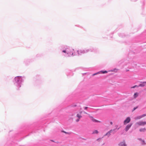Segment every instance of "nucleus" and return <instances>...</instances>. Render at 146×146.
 Here are the masks:
<instances>
[{
	"instance_id": "nucleus-1",
	"label": "nucleus",
	"mask_w": 146,
	"mask_h": 146,
	"mask_svg": "<svg viewBox=\"0 0 146 146\" xmlns=\"http://www.w3.org/2000/svg\"><path fill=\"white\" fill-rule=\"evenodd\" d=\"M136 124L140 126H143L146 124V122L141 121L137 122Z\"/></svg>"
},
{
	"instance_id": "nucleus-2",
	"label": "nucleus",
	"mask_w": 146,
	"mask_h": 146,
	"mask_svg": "<svg viewBox=\"0 0 146 146\" xmlns=\"http://www.w3.org/2000/svg\"><path fill=\"white\" fill-rule=\"evenodd\" d=\"M131 121V119L130 117H127L126 119H125L124 122L123 123L124 125L126 124L127 123H128Z\"/></svg>"
},
{
	"instance_id": "nucleus-3",
	"label": "nucleus",
	"mask_w": 146,
	"mask_h": 146,
	"mask_svg": "<svg viewBox=\"0 0 146 146\" xmlns=\"http://www.w3.org/2000/svg\"><path fill=\"white\" fill-rule=\"evenodd\" d=\"M86 51V50H79L78 51V54L80 55H82V54L85 53Z\"/></svg>"
},
{
	"instance_id": "nucleus-4",
	"label": "nucleus",
	"mask_w": 146,
	"mask_h": 146,
	"mask_svg": "<svg viewBox=\"0 0 146 146\" xmlns=\"http://www.w3.org/2000/svg\"><path fill=\"white\" fill-rule=\"evenodd\" d=\"M90 117L91 119V120H92V121L93 122H99L100 123L101 122L100 121L97 120L96 119H95L94 118V117H92L91 116Z\"/></svg>"
},
{
	"instance_id": "nucleus-5",
	"label": "nucleus",
	"mask_w": 146,
	"mask_h": 146,
	"mask_svg": "<svg viewBox=\"0 0 146 146\" xmlns=\"http://www.w3.org/2000/svg\"><path fill=\"white\" fill-rule=\"evenodd\" d=\"M132 125V124H131L127 125L125 129V131H127L131 127Z\"/></svg>"
},
{
	"instance_id": "nucleus-6",
	"label": "nucleus",
	"mask_w": 146,
	"mask_h": 146,
	"mask_svg": "<svg viewBox=\"0 0 146 146\" xmlns=\"http://www.w3.org/2000/svg\"><path fill=\"white\" fill-rule=\"evenodd\" d=\"M119 145V146H127V145L124 141L120 143Z\"/></svg>"
},
{
	"instance_id": "nucleus-7",
	"label": "nucleus",
	"mask_w": 146,
	"mask_h": 146,
	"mask_svg": "<svg viewBox=\"0 0 146 146\" xmlns=\"http://www.w3.org/2000/svg\"><path fill=\"white\" fill-rule=\"evenodd\" d=\"M114 131V130H111L110 131L108 132L106 134V135H108V136H109L110 135V133L111 132H112L113 131Z\"/></svg>"
},
{
	"instance_id": "nucleus-8",
	"label": "nucleus",
	"mask_w": 146,
	"mask_h": 146,
	"mask_svg": "<svg viewBox=\"0 0 146 146\" xmlns=\"http://www.w3.org/2000/svg\"><path fill=\"white\" fill-rule=\"evenodd\" d=\"M146 130V129L145 128H141L139 129V131L140 132H144Z\"/></svg>"
},
{
	"instance_id": "nucleus-9",
	"label": "nucleus",
	"mask_w": 146,
	"mask_h": 146,
	"mask_svg": "<svg viewBox=\"0 0 146 146\" xmlns=\"http://www.w3.org/2000/svg\"><path fill=\"white\" fill-rule=\"evenodd\" d=\"M82 113V112H80V114H77V116L79 119H80V118L82 117V116L81 115V114Z\"/></svg>"
},
{
	"instance_id": "nucleus-10",
	"label": "nucleus",
	"mask_w": 146,
	"mask_h": 146,
	"mask_svg": "<svg viewBox=\"0 0 146 146\" xmlns=\"http://www.w3.org/2000/svg\"><path fill=\"white\" fill-rule=\"evenodd\" d=\"M98 131L97 130H95L93 131L92 133L94 134H98Z\"/></svg>"
},
{
	"instance_id": "nucleus-11",
	"label": "nucleus",
	"mask_w": 146,
	"mask_h": 146,
	"mask_svg": "<svg viewBox=\"0 0 146 146\" xmlns=\"http://www.w3.org/2000/svg\"><path fill=\"white\" fill-rule=\"evenodd\" d=\"M141 118H142V116H137V117H136L135 118V119H139Z\"/></svg>"
},
{
	"instance_id": "nucleus-12",
	"label": "nucleus",
	"mask_w": 146,
	"mask_h": 146,
	"mask_svg": "<svg viewBox=\"0 0 146 146\" xmlns=\"http://www.w3.org/2000/svg\"><path fill=\"white\" fill-rule=\"evenodd\" d=\"M138 96V94L137 93H135L134 94V98H135L136 97H137Z\"/></svg>"
},
{
	"instance_id": "nucleus-13",
	"label": "nucleus",
	"mask_w": 146,
	"mask_h": 146,
	"mask_svg": "<svg viewBox=\"0 0 146 146\" xmlns=\"http://www.w3.org/2000/svg\"><path fill=\"white\" fill-rule=\"evenodd\" d=\"M145 83H146V82H143V84H140V86H145V85L144 84H145Z\"/></svg>"
},
{
	"instance_id": "nucleus-14",
	"label": "nucleus",
	"mask_w": 146,
	"mask_h": 146,
	"mask_svg": "<svg viewBox=\"0 0 146 146\" xmlns=\"http://www.w3.org/2000/svg\"><path fill=\"white\" fill-rule=\"evenodd\" d=\"M146 115L145 114H143L142 115H141V116H142V117L145 116Z\"/></svg>"
},
{
	"instance_id": "nucleus-15",
	"label": "nucleus",
	"mask_w": 146,
	"mask_h": 146,
	"mask_svg": "<svg viewBox=\"0 0 146 146\" xmlns=\"http://www.w3.org/2000/svg\"><path fill=\"white\" fill-rule=\"evenodd\" d=\"M137 108V107H135V108H134L133 109V111H134Z\"/></svg>"
},
{
	"instance_id": "nucleus-16",
	"label": "nucleus",
	"mask_w": 146,
	"mask_h": 146,
	"mask_svg": "<svg viewBox=\"0 0 146 146\" xmlns=\"http://www.w3.org/2000/svg\"><path fill=\"white\" fill-rule=\"evenodd\" d=\"M102 72L103 73H107V71H105L103 72Z\"/></svg>"
},
{
	"instance_id": "nucleus-17",
	"label": "nucleus",
	"mask_w": 146,
	"mask_h": 146,
	"mask_svg": "<svg viewBox=\"0 0 146 146\" xmlns=\"http://www.w3.org/2000/svg\"><path fill=\"white\" fill-rule=\"evenodd\" d=\"M62 132H63V133H68L67 132H66L65 131H62Z\"/></svg>"
},
{
	"instance_id": "nucleus-18",
	"label": "nucleus",
	"mask_w": 146,
	"mask_h": 146,
	"mask_svg": "<svg viewBox=\"0 0 146 146\" xmlns=\"http://www.w3.org/2000/svg\"><path fill=\"white\" fill-rule=\"evenodd\" d=\"M63 52H64V53H66V50H63Z\"/></svg>"
},
{
	"instance_id": "nucleus-19",
	"label": "nucleus",
	"mask_w": 146,
	"mask_h": 146,
	"mask_svg": "<svg viewBox=\"0 0 146 146\" xmlns=\"http://www.w3.org/2000/svg\"><path fill=\"white\" fill-rule=\"evenodd\" d=\"M79 119H77V120H76V121L78 122L79 121Z\"/></svg>"
},
{
	"instance_id": "nucleus-20",
	"label": "nucleus",
	"mask_w": 146,
	"mask_h": 146,
	"mask_svg": "<svg viewBox=\"0 0 146 146\" xmlns=\"http://www.w3.org/2000/svg\"><path fill=\"white\" fill-rule=\"evenodd\" d=\"M136 86H134L132 88H135Z\"/></svg>"
},
{
	"instance_id": "nucleus-21",
	"label": "nucleus",
	"mask_w": 146,
	"mask_h": 146,
	"mask_svg": "<svg viewBox=\"0 0 146 146\" xmlns=\"http://www.w3.org/2000/svg\"><path fill=\"white\" fill-rule=\"evenodd\" d=\"M87 108H88V107H85V109H85V110H86V109H87Z\"/></svg>"
},
{
	"instance_id": "nucleus-22",
	"label": "nucleus",
	"mask_w": 146,
	"mask_h": 146,
	"mask_svg": "<svg viewBox=\"0 0 146 146\" xmlns=\"http://www.w3.org/2000/svg\"><path fill=\"white\" fill-rule=\"evenodd\" d=\"M98 73H95V74H94L93 75V76H94L95 75H96V74H98Z\"/></svg>"
},
{
	"instance_id": "nucleus-23",
	"label": "nucleus",
	"mask_w": 146,
	"mask_h": 146,
	"mask_svg": "<svg viewBox=\"0 0 146 146\" xmlns=\"http://www.w3.org/2000/svg\"><path fill=\"white\" fill-rule=\"evenodd\" d=\"M110 124L111 125H112V124H113V123H112V122H110Z\"/></svg>"
},
{
	"instance_id": "nucleus-24",
	"label": "nucleus",
	"mask_w": 146,
	"mask_h": 146,
	"mask_svg": "<svg viewBox=\"0 0 146 146\" xmlns=\"http://www.w3.org/2000/svg\"><path fill=\"white\" fill-rule=\"evenodd\" d=\"M18 78V77H16V78H15V79H17Z\"/></svg>"
},
{
	"instance_id": "nucleus-25",
	"label": "nucleus",
	"mask_w": 146,
	"mask_h": 146,
	"mask_svg": "<svg viewBox=\"0 0 146 146\" xmlns=\"http://www.w3.org/2000/svg\"><path fill=\"white\" fill-rule=\"evenodd\" d=\"M142 142H143V143H144V141H143V140H142Z\"/></svg>"
},
{
	"instance_id": "nucleus-26",
	"label": "nucleus",
	"mask_w": 146,
	"mask_h": 146,
	"mask_svg": "<svg viewBox=\"0 0 146 146\" xmlns=\"http://www.w3.org/2000/svg\"><path fill=\"white\" fill-rule=\"evenodd\" d=\"M51 141H52L54 142V141H52V140Z\"/></svg>"
}]
</instances>
